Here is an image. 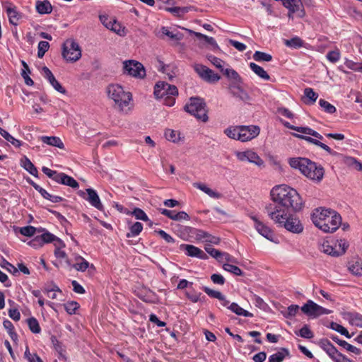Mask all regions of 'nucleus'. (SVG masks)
<instances>
[{"instance_id":"20e7f679","label":"nucleus","mask_w":362,"mask_h":362,"mask_svg":"<svg viewBox=\"0 0 362 362\" xmlns=\"http://www.w3.org/2000/svg\"><path fill=\"white\" fill-rule=\"evenodd\" d=\"M108 97L114 101V107L120 112H127L130 110L129 104L132 100V95L127 92L118 84H111L107 87Z\"/></svg>"},{"instance_id":"412c9836","label":"nucleus","mask_w":362,"mask_h":362,"mask_svg":"<svg viewBox=\"0 0 362 362\" xmlns=\"http://www.w3.org/2000/svg\"><path fill=\"white\" fill-rule=\"evenodd\" d=\"M330 338L334 341L337 344H338L339 346H342L346 350L354 353L355 354H360L361 351L359 349L356 348V346L349 344L344 340L340 339L338 336L332 335L330 336Z\"/></svg>"},{"instance_id":"c9c22d12","label":"nucleus","mask_w":362,"mask_h":362,"mask_svg":"<svg viewBox=\"0 0 362 362\" xmlns=\"http://www.w3.org/2000/svg\"><path fill=\"white\" fill-rule=\"evenodd\" d=\"M194 187L202 190V192H204V193H206L211 197H213V198H219L220 197V194L218 192L212 190L211 188L208 187L204 184H202L200 182H196V183H194Z\"/></svg>"},{"instance_id":"4468645a","label":"nucleus","mask_w":362,"mask_h":362,"mask_svg":"<svg viewBox=\"0 0 362 362\" xmlns=\"http://www.w3.org/2000/svg\"><path fill=\"white\" fill-rule=\"evenodd\" d=\"M235 156L240 161H248L250 163H255L259 167L264 165V160L257 155V153L252 150L238 151L235 153Z\"/></svg>"},{"instance_id":"b1692460","label":"nucleus","mask_w":362,"mask_h":362,"mask_svg":"<svg viewBox=\"0 0 362 362\" xmlns=\"http://www.w3.org/2000/svg\"><path fill=\"white\" fill-rule=\"evenodd\" d=\"M21 165L32 175H37L38 172L37 168L27 156H24L21 159Z\"/></svg>"},{"instance_id":"5fc2aeb1","label":"nucleus","mask_w":362,"mask_h":362,"mask_svg":"<svg viewBox=\"0 0 362 362\" xmlns=\"http://www.w3.org/2000/svg\"><path fill=\"white\" fill-rule=\"evenodd\" d=\"M319 105H320V107L324 109V110L326 112L329 113V114L334 113L337 110L336 107L334 105H332L329 102H327L323 99H320L319 100Z\"/></svg>"},{"instance_id":"8fccbe9b","label":"nucleus","mask_w":362,"mask_h":362,"mask_svg":"<svg viewBox=\"0 0 362 362\" xmlns=\"http://www.w3.org/2000/svg\"><path fill=\"white\" fill-rule=\"evenodd\" d=\"M304 95L309 100L307 103H314L318 98V94L315 93L313 88H306L304 90Z\"/></svg>"},{"instance_id":"dca6fc26","label":"nucleus","mask_w":362,"mask_h":362,"mask_svg":"<svg viewBox=\"0 0 362 362\" xmlns=\"http://www.w3.org/2000/svg\"><path fill=\"white\" fill-rule=\"evenodd\" d=\"M283 5L288 11L296 13V17L303 18L305 16V11L300 0H284Z\"/></svg>"},{"instance_id":"2f4dec72","label":"nucleus","mask_w":362,"mask_h":362,"mask_svg":"<svg viewBox=\"0 0 362 362\" xmlns=\"http://www.w3.org/2000/svg\"><path fill=\"white\" fill-rule=\"evenodd\" d=\"M228 308L238 315L248 317H253L252 313L248 312L247 310H244L236 303H230V305L228 307Z\"/></svg>"},{"instance_id":"58836bf2","label":"nucleus","mask_w":362,"mask_h":362,"mask_svg":"<svg viewBox=\"0 0 362 362\" xmlns=\"http://www.w3.org/2000/svg\"><path fill=\"white\" fill-rule=\"evenodd\" d=\"M189 230L192 237H194L196 240L205 242L208 232L193 228H190Z\"/></svg>"},{"instance_id":"0eeeda50","label":"nucleus","mask_w":362,"mask_h":362,"mask_svg":"<svg viewBox=\"0 0 362 362\" xmlns=\"http://www.w3.org/2000/svg\"><path fill=\"white\" fill-rule=\"evenodd\" d=\"M62 56L67 61L74 62L81 57L78 44L72 40H67L63 45Z\"/></svg>"},{"instance_id":"79ce46f5","label":"nucleus","mask_w":362,"mask_h":362,"mask_svg":"<svg viewBox=\"0 0 362 362\" xmlns=\"http://www.w3.org/2000/svg\"><path fill=\"white\" fill-rule=\"evenodd\" d=\"M142 230H143L142 223L140 222H136L130 227V231L129 233H127V237L132 238V237L137 236L142 231Z\"/></svg>"},{"instance_id":"72a5a7b5","label":"nucleus","mask_w":362,"mask_h":362,"mask_svg":"<svg viewBox=\"0 0 362 362\" xmlns=\"http://www.w3.org/2000/svg\"><path fill=\"white\" fill-rule=\"evenodd\" d=\"M38 236L40 238L42 245H43L44 243H49L53 241H57L59 246H64L63 242L59 238H57L53 234L49 232L44 233L41 235Z\"/></svg>"},{"instance_id":"f704fd0d","label":"nucleus","mask_w":362,"mask_h":362,"mask_svg":"<svg viewBox=\"0 0 362 362\" xmlns=\"http://www.w3.org/2000/svg\"><path fill=\"white\" fill-rule=\"evenodd\" d=\"M319 346L328 355L331 354H336V351H338L327 339H320L319 341Z\"/></svg>"},{"instance_id":"f8f14e48","label":"nucleus","mask_w":362,"mask_h":362,"mask_svg":"<svg viewBox=\"0 0 362 362\" xmlns=\"http://www.w3.org/2000/svg\"><path fill=\"white\" fill-rule=\"evenodd\" d=\"M78 194L81 197L87 200L92 206L100 211L103 210V205L101 203L100 197L95 189L92 188H88L86 189V192L79 190L78 192Z\"/></svg>"},{"instance_id":"a18cd8bd","label":"nucleus","mask_w":362,"mask_h":362,"mask_svg":"<svg viewBox=\"0 0 362 362\" xmlns=\"http://www.w3.org/2000/svg\"><path fill=\"white\" fill-rule=\"evenodd\" d=\"M329 327L332 329L340 333L341 335H344L347 338L351 337V336L349 334L348 330L344 327H343L342 325H341L337 322H332L330 323Z\"/></svg>"},{"instance_id":"338daca9","label":"nucleus","mask_w":362,"mask_h":362,"mask_svg":"<svg viewBox=\"0 0 362 362\" xmlns=\"http://www.w3.org/2000/svg\"><path fill=\"white\" fill-rule=\"evenodd\" d=\"M298 334L305 339H311L313 337L312 331L307 325H304L300 330Z\"/></svg>"},{"instance_id":"69168bd1","label":"nucleus","mask_w":362,"mask_h":362,"mask_svg":"<svg viewBox=\"0 0 362 362\" xmlns=\"http://www.w3.org/2000/svg\"><path fill=\"white\" fill-rule=\"evenodd\" d=\"M36 231V228L32 226H28L25 227H22L20 229V233L25 236H33Z\"/></svg>"},{"instance_id":"a211bd4d","label":"nucleus","mask_w":362,"mask_h":362,"mask_svg":"<svg viewBox=\"0 0 362 362\" xmlns=\"http://www.w3.org/2000/svg\"><path fill=\"white\" fill-rule=\"evenodd\" d=\"M160 214L170 218L171 220L176 221H189V216L185 211H179L177 212L175 210H168L166 209H160Z\"/></svg>"},{"instance_id":"6e6552de","label":"nucleus","mask_w":362,"mask_h":362,"mask_svg":"<svg viewBox=\"0 0 362 362\" xmlns=\"http://www.w3.org/2000/svg\"><path fill=\"white\" fill-rule=\"evenodd\" d=\"M300 309L303 313L314 318L322 315L330 314L332 312L330 310L319 305L311 300H308Z\"/></svg>"},{"instance_id":"6e6d98bb","label":"nucleus","mask_w":362,"mask_h":362,"mask_svg":"<svg viewBox=\"0 0 362 362\" xmlns=\"http://www.w3.org/2000/svg\"><path fill=\"white\" fill-rule=\"evenodd\" d=\"M299 310L298 305H291L288 307L287 310L282 312L283 315L286 318H291L296 315Z\"/></svg>"},{"instance_id":"6ab92c4d","label":"nucleus","mask_w":362,"mask_h":362,"mask_svg":"<svg viewBox=\"0 0 362 362\" xmlns=\"http://www.w3.org/2000/svg\"><path fill=\"white\" fill-rule=\"evenodd\" d=\"M293 135L297 138L304 139L309 143H311L313 144H315V145L322 148V149L326 151L330 155H336L337 154V152L334 151L327 145L320 142L317 139H313V138L308 136H303L301 134H293Z\"/></svg>"},{"instance_id":"0e129e2a","label":"nucleus","mask_w":362,"mask_h":362,"mask_svg":"<svg viewBox=\"0 0 362 362\" xmlns=\"http://www.w3.org/2000/svg\"><path fill=\"white\" fill-rule=\"evenodd\" d=\"M203 290L207 295H209L211 298L223 299V294L220 291L211 289L206 286L204 287Z\"/></svg>"},{"instance_id":"680f3d73","label":"nucleus","mask_w":362,"mask_h":362,"mask_svg":"<svg viewBox=\"0 0 362 362\" xmlns=\"http://www.w3.org/2000/svg\"><path fill=\"white\" fill-rule=\"evenodd\" d=\"M166 10L172 13H174L176 16H178L183 15V14L186 13L187 12H188V8L187 7L175 6V7L168 8H166Z\"/></svg>"},{"instance_id":"09e8293b","label":"nucleus","mask_w":362,"mask_h":362,"mask_svg":"<svg viewBox=\"0 0 362 362\" xmlns=\"http://www.w3.org/2000/svg\"><path fill=\"white\" fill-rule=\"evenodd\" d=\"M63 179L62 180V185L69 186L72 188H78L79 185L78 182L74 180L72 177L66 175L65 173L62 175Z\"/></svg>"},{"instance_id":"603ef678","label":"nucleus","mask_w":362,"mask_h":362,"mask_svg":"<svg viewBox=\"0 0 362 362\" xmlns=\"http://www.w3.org/2000/svg\"><path fill=\"white\" fill-rule=\"evenodd\" d=\"M65 310L69 314L73 315L76 313V311L79 308V305L76 301H69L64 304Z\"/></svg>"},{"instance_id":"a878e982","label":"nucleus","mask_w":362,"mask_h":362,"mask_svg":"<svg viewBox=\"0 0 362 362\" xmlns=\"http://www.w3.org/2000/svg\"><path fill=\"white\" fill-rule=\"evenodd\" d=\"M36 10L40 14L50 13L52 11V6L49 1L45 0L42 1H37L36 2Z\"/></svg>"},{"instance_id":"864d4df0","label":"nucleus","mask_w":362,"mask_h":362,"mask_svg":"<svg viewBox=\"0 0 362 362\" xmlns=\"http://www.w3.org/2000/svg\"><path fill=\"white\" fill-rule=\"evenodd\" d=\"M223 268L224 270L230 272L236 276H242V270L237 266L230 264H223Z\"/></svg>"},{"instance_id":"ea45409f","label":"nucleus","mask_w":362,"mask_h":362,"mask_svg":"<svg viewBox=\"0 0 362 362\" xmlns=\"http://www.w3.org/2000/svg\"><path fill=\"white\" fill-rule=\"evenodd\" d=\"M164 135L168 141L173 143H177L180 139V133L173 129H166Z\"/></svg>"},{"instance_id":"cd10ccee","label":"nucleus","mask_w":362,"mask_h":362,"mask_svg":"<svg viewBox=\"0 0 362 362\" xmlns=\"http://www.w3.org/2000/svg\"><path fill=\"white\" fill-rule=\"evenodd\" d=\"M6 13L8 17V20L11 24L17 25L19 19L21 18V14L16 11V7L8 6L6 8Z\"/></svg>"},{"instance_id":"f03ea898","label":"nucleus","mask_w":362,"mask_h":362,"mask_svg":"<svg viewBox=\"0 0 362 362\" xmlns=\"http://www.w3.org/2000/svg\"><path fill=\"white\" fill-rule=\"evenodd\" d=\"M314 225L325 233L335 232L341 224V216L334 210L326 208L315 209L312 215Z\"/></svg>"},{"instance_id":"423d86ee","label":"nucleus","mask_w":362,"mask_h":362,"mask_svg":"<svg viewBox=\"0 0 362 362\" xmlns=\"http://www.w3.org/2000/svg\"><path fill=\"white\" fill-rule=\"evenodd\" d=\"M184 109L187 112L194 116L198 120L206 122L209 119L206 103L200 98H190L189 102L185 105Z\"/></svg>"},{"instance_id":"bb28decb","label":"nucleus","mask_w":362,"mask_h":362,"mask_svg":"<svg viewBox=\"0 0 362 362\" xmlns=\"http://www.w3.org/2000/svg\"><path fill=\"white\" fill-rule=\"evenodd\" d=\"M290 356V352L286 348H281L278 351L269 357V362H282L286 356Z\"/></svg>"},{"instance_id":"052dcab7","label":"nucleus","mask_w":362,"mask_h":362,"mask_svg":"<svg viewBox=\"0 0 362 362\" xmlns=\"http://www.w3.org/2000/svg\"><path fill=\"white\" fill-rule=\"evenodd\" d=\"M161 32L163 35H165L169 37L171 39L180 41L182 40V35L179 33H173V32L169 31L168 28L163 27L161 28Z\"/></svg>"},{"instance_id":"3c124183","label":"nucleus","mask_w":362,"mask_h":362,"mask_svg":"<svg viewBox=\"0 0 362 362\" xmlns=\"http://www.w3.org/2000/svg\"><path fill=\"white\" fill-rule=\"evenodd\" d=\"M49 48V44L47 41H40L37 46V57L42 58Z\"/></svg>"},{"instance_id":"7c9ffc66","label":"nucleus","mask_w":362,"mask_h":362,"mask_svg":"<svg viewBox=\"0 0 362 362\" xmlns=\"http://www.w3.org/2000/svg\"><path fill=\"white\" fill-rule=\"evenodd\" d=\"M222 73L235 84H239L241 83V77L234 69L226 68L222 70Z\"/></svg>"},{"instance_id":"a19ab883","label":"nucleus","mask_w":362,"mask_h":362,"mask_svg":"<svg viewBox=\"0 0 362 362\" xmlns=\"http://www.w3.org/2000/svg\"><path fill=\"white\" fill-rule=\"evenodd\" d=\"M334 244H337L336 254L337 257L344 255L349 247V243L344 239L337 240Z\"/></svg>"},{"instance_id":"473e14b6","label":"nucleus","mask_w":362,"mask_h":362,"mask_svg":"<svg viewBox=\"0 0 362 362\" xmlns=\"http://www.w3.org/2000/svg\"><path fill=\"white\" fill-rule=\"evenodd\" d=\"M103 25L108 29L114 31L120 36L125 35L124 28H122L116 21H109L108 23L103 22Z\"/></svg>"},{"instance_id":"de8ad7c7","label":"nucleus","mask_w":362,"mask_h":362,"mask_svg":"<svg viewBox=\"0 0 362 362\" xmlns=\"http://www.w3.org/2000/svg\"><path fill=\"white\" fill-rule=\"evenodd\" d=\"M30 330L35 334L40 332L41 329L38 321L35 317H30L27 320Z\"/></svg>"},{"instance_id":"9d476101","label":"nucleus","mask_w":362,"mask_h":362,"mask_svg":"<svg viewBox=\"0 0 362 362\" xmlns=\"http://www.w3.org/2000/svg\"><path fill=\"white\" fill-rule=\"evenodd\" d=\"M169 95H178V90L174 85H170L164 81H159L154 87V95L156 98H163Z\"/></svg>"},{"instance_id":"4be33fe9","label":"nucleus","mask_w":362,"mask_h":362,"mask_svg":"<svg viewBox=\"0 0 362 362\" xmlns=\"http://www.w3.org/2000/svg\"><path fill=\"white\" fill-rule=\"evenodd\" d=\"M41 141L47 145L57 147L60 149L64 148V145L61 139L58 136H42L40 138Z\"/></svg>"},{"instance_id":"aec40b11","label":"nucleus","mask_w":362,"mask_h":362,"mask_svg":"<svg viewBox=\"0 0 362 362\" xmlns=\"http://www.w3.org/2000/svg\"><path fill=\"white\" fill-rule=\"evenodd\" d=\"M31 185L42 195L43 198L52 202V203H59L63 200V198L59 196L50 194L45 189L34 182H31Z\"/></svg>"},{"instance_id":"bf43d9fd","label":"nucleus","mask_w":362,"mask_h":362,"mask_svg":"<svg viewBox=\"0 0 362 362\" xmlns=\"http://www.w3.org/2000/svg\"><path fill=\"white\" fill-rule=\"evenodd\" d=\"M78 259L81 260V262H78L73 265L74 268H75L77 271L80 272H84L86 271L88 266L89 263L86 259H84L83 257H79Z\"/></svg>"},{"instance_id":"e2e57ef3","label":"nucleus","mask_w":362,"mask_h":362,"mask_svg":"<svg viewBox=\"0 0 362 362\" xmlns=\"http://www.w3.org/2000/svg\"><path fill=\"white\" fill-rule=\"evenodd\" d=\"M132 214L135 216L136 219L141 220L144 221H148V218L146 213L139 208H136L132 212Z\"/></svg>"},{"instance_id":"39448f33","label":"nucleus","mask_w":362,"mask_h":362,"mask_svg":"<svg viewBox=\"0 0 362 362\" xmlns=\"http://www.w3.org/2000/svg\"><path fill=\"white\" fill-rule=\"evenodd\" d=\"M267 215L276 224L293 233L299 234L303 230V226L300 221L296 216L291 215L290 211Z\"/></svg>"},{"instance_id":"49530a36","label":"nucleus","mask_w":362,"mask_h":362,"mask_svg":"<svg viewBox=\"0 0 362 362\" xmlns=\"http://www.w3.org/2000/svg\"><path fill=\"white\" fill-rule=\"evenodd\" d=\"M253 59L257 62H270L272 56L263 52L256 51L253 54Z\"/></svg>"},{"instance_id":"7ed1b4c3","label":"nucleus","mask_w":362,"mask_h":362,"mask_svg":"<svg viewBox=\"0 0 362 362\" xmlns=\"http://www.w3.org/2000/svg\"><path fill=\"white\" fill-rule=\"evenodd\" d=\"M291 168L298 169L308 178L320 182L324 176V168L305 158H291L288 160Z\"/></svg>"},{"instance_id":"f257e3e1","label":"nucleus","mask_w":362,"mask_h":362,"mask_svg":"<svg viewBox=\"0 0 362 362\" xmlns=\"http://www.w3.org/2000/svg\"><path fill=\"white\" fill-rule=\"evenodd\" d=\"M272 202L265 206L267 214H276L301 209L303 202L297 191L286 185L274 187L271 191Z\"/></svg>"},{"instance_id":"4d7b16f0","label":"nucleus","mask_w":362,"mask_h":362,"mask_svg":"<svg viewBox=\"0 0 362 362\" xmlns=\"http://www.w3.org/2000/svg\"><path fill=\"white\" fill-rule=\"evenodd\" d=\"M205 250L211 257H214L215 259H216L217 260H218L220 262L221 261V257H222V254H223L222 252H221L215 248H213L210 245L206 246Z\"/></svg>"},{"instance_id":"f3484780","label":"nucleus","mask_w":362,"mask_h":362,"mask_svg":"<svg viewBox=\"0 0 362 362\" xmlns=\"http://www.w3.org/2000/svg\"><path fill=\"white\" fill-rule=\"evenodd\" d=\"M180 249L186 252V255L189 257H197L201 259H206L207 255L199 247L192 245L182 244Z\"/></svg>"},{"instance_id":"13d9d810","label":"nucleus","mask_w":362,"mask_h":362,"mask_svg":"<svg viewBox=\"0 0 362 362\" xmlns=\"http://www.w3.org/2000/svg\"><path fill=\"white\" fill-rule=\"evenodd\" d=\"M334 362H352L350 359L346 358L344 355L336 351V354H331L328 355Z\"/></svg>"},{"instance_id":"5701e85b","label":"nucleus","mask_w":362,"mask_h":362,"mask_svg":"<svg viewBox=\"0 0 362 362\" xmlns=\"http://www.w3.org/2000/svg\"><path fill=\"white\" fill-rule=\"evenodd\" d=\"M349 271L354 275L361 276H362V260L357 259L349 262Z\"/></svg>"},{"instance_id":"4c0bfd02","label":"nucleus","mask_w":362,"mask_h":362,"mask_svg":"<svg viewBox=\"0 0 362 362\" xmlns=\"http://www.w3.org/2000/svg\"><path fill=\"white\" fill-rule=\"evenodd\" d=\"M43 291L47 293V296L52 299L57 298V293H62L61 289L55 284H52L51 287H45Z\"/></svg>"},{"instance_id":"c03bdc74","label":"nucleus","mask_w":362,"mask_h":362,"mask_svg":"<svg viewBox=\"0 0 362 362\" xmlns=\"http://www.w3.org/2000/svg\"><path fill=\"white\" fill-rule=\"evenodd\" d=\"M303 41L298 37H294L290 40H285V45L291 48H300L303 46Z\"/></svg>"},{"instance_id":"774afa93","label":"nucleus","mask_w":362,"mask_h":362,"mask_svg":"<svg viewBox=\"0 0 362 362\" xmlns=\"http://www.w3.org/2000/svg\"><path fill=\"white\" fill-rule=\"evenodd\" d=\"M350 320L352 325L362 327V315L358 313L351 314Z\"/></svg>"},{"instance_id":"2eb2a0df","label":"nucleus","mask_w":362,"mask_h":362,"mask_svg":"<svg viewBox=\"0 0 362 362\" xmlns=\"http://www.w3.org/2000/svg\"><path fill=\"white\" fill-rule=\"evenodd\" d=\"M240 141L246 142L257 137L260 132V129L256 125H240Z\"/></svg>"},{"instance_id":"c756f323","label":"nucleus","mask_w":362,"mask_h":362,"mask_svg":"<svg viewBox=\"0 0 362 362\" xmlns=\"http://www.w3.org/2000/svg\"><path fill=\"white\" fill-rule=\"evenodd\" d=\"M240 125L230 126L224 129V134L230 139L240 141Z\"/></svg>"},{"instance_id":"c85d7f7f","label":"nucleus","mask_w":362,"mask_h":362,"mask_svg":"<svg viewBox=\"0 0 362 362\" xmlns=\"http://www.w3.org/2000/svg\"><path fill=\"white\" fill-rule=\"evenodd\" d=\"M249 66L251 70L262 79L265 81H269L270 79L269 75L260 66L256 64L254 62H250Z\"/></svg>"},{"instance_id":"393cba45","label":"nucleus","mask_w":362,"mask_h":362,"mask_svg":"<svg viewBox=\"0 0 362 362\" xmlns=\"http://www.w3.org/2000/svg\"><path fill=\"white\" fill-rule=\"evenodd\" d=\"M320 250L327 255L337 257V244H331L328 241L323 242L320 246Z\"/></svg>"},{"instance_id":"37998d69","label":"nucleus","mask_w":362,"mask_h":362,"mask_svg":"<svg viewBox=\"0 0 362 362\" xmlns=\"http://www.w3.org/2000/svg\"><path fill=\"white\" fill-rule=\"evenodd\" d=\"M4 327L7 330L8 334L11 337L13 341H16L18 339V335L14 330V327L11 321L5 320L3 322Z\"/></svg>"},{"instance_id":"1a4fd4ad","label":"nucleus","mask_w":362,"mask_h":362,"mask_svg":"<svg viewBox=\"0 0 362 362\" xmlns=\"http://www.w3.org/2000/svg\"><path fill=\"white\" fill-rule=\"evenodd\" d=\"M123 64L124 71L129 75L139 78H143L146 76L145 69L140 62L134 60H128L124 62Z\"/></svg>"},{"instance_id":"ddd939ff","label":"nucleus","mask_w":362,"mask_h":362,"mask_svg":"<svg viewBox=\"0 0 362 362\" xmlns=\"http://www.w3.org/2000/svg\"><path fill=\"white\" fill-rule=\"evenodd\" d=\"M250 218L254 221V226L257 231L267 240L274 242V233L269 227L262 222L256 216H250Z\"/></svg>"},{"instance_id":"9b49d317","label":"nucleus","mask_w":362,"mask_h":362,"mask_svg":"<svg viewBox=\"0 0 362 362\" xmlns=\"http://www.w3.org/2000/svg\"><path fill=\"white\" fill-rule=\"evenodd\" d=\"M194 69L203 80L208 83H216L221 78V76L218 74L214 73V71L204 65L199 64H195L194 66Z\"/></svg>"},{"instance_id":"e433bc0d","label":"nucleus","mask_w":362,"mask_h":362,"mask_svg":"<svg viewBox=\"0 0 362 362\" xmlns=\"http://www.w3.org/2000/svg\"><path fill=\"white\" fill-rule=\"evenodd\" d=\"M190 33H193L197 38H199V40H204V42L209 45H210L213 48H218V46L216 42V40H214V37H209L207 35H205L204 34H202L200 33H198V32H194V31H192V30H189Z\"/></svg>"}]
</instances>
